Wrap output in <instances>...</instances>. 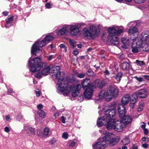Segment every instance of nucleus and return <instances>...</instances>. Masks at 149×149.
Wrapping results in <instances>:
<instances>
[{"label": "nucleus", "instance_id": "f704fd0d", "mask_svg": "<svg viewBox=\"0 0 149 149\" xmlns=\"http://www.w3.org/2000/svg\"><path fill=\"white\" fill-rule=\"evenodd\" d=\"M69 42L70 45L71 47L72 48H74L76 46V42L71 39L69 40Z\"/></svg>", "mask_w": 149, "mask_h": 149}, {"label": "nucleus", "instance_id": "393cba45", "mask_svg": "<svg viewBox=\"0 0 149 149\" xmlns=\"http://www.w3.org/2000/svg\"><path fill=\"white\" fill-rule=\"evenodd\" d=\"M13 16L12 15L8 16V18L6 20V23L5 24V26L7 28L10 26L9 24H10L13 21Z\"/></svg>", "mask_w": 149, "mask_h": 149}, {"label": "nucleus", "instance_id": "774afa93", "mask_svg": "<svg viewBox=\"0 0 149 149\" xmlns=\"http://www.w3.org/2000/svg\"><path fill=\"white\" fill-rule=\"evenodd\" d=\"M3 14L4 16H6L8 15V12L6 11L3 12Z\"/></svg>", "mask_w": 149, "mask_h": 149}, {"label": "nucleus", "instance_id": "f3484780", "mask_svg": "<svg viewBox=\"0 0 149 149\" xmlns=\"http://www.w3.org/2000/svg\"><path fill=\"white\" fill-rule=\"evenodd\" d=\"M117 109L119 117H122L125 115V108L123 104H119L118 106Z\"/></svg>", "mask_w": 149, "mask_h": 149}, {"label": "nucleus", "instance_id": "052dcab7", "mask_svg": "<svg viewBox=\"0 0 149 149\" xmlns=\"http://www.w3.org/2000/svg\"><path fill=\"white\" fill-rule=\"evenodd\" d=\"M35 92H36V95L37 96L39 97L40 96V91H36Z\"/></svg>", "mask_w": 149, "mask_h": 149}, {"label": "nucleus", "instance_id": "c85d7f7f", "mask_svg": "<svg viewBox=\"0 0 149 149\" xmlns=\"http://www.w3.org/2000/svg\"><path fill=\"white\" fill-rule=\"evenodd\" d=\"M129 67V64L127 62H124L122 64V68L123 70H128Z\"/></svg>", "mask_w": 149, "mask_h": 149}, {"label": "nucleus", "instance_id": "a19ab883", "mask_svg": "<svg viewBox=\"0 0 149 149\" xmlns=\"http://www.w3.org/2000/svg\"><path fill=\"white\" fill-rule=\"evenodd\" d=\"M77 76V77L80 78H82L85 77V74L84 73L78 74Z\"/></svg>", "mask_w": 149, "mask_h": 149}, {"label": "nucleus", "instance_id": "e433bc0d", "mask_svg": "<svg viewBox=\"0 0 149 149\" xmlns=\"http://www.w3.org/2000/svg\"><path fill=\"white\" fill-rule=\"evenodd\" d=\"M103 72L104 74L105 77L106 78L107 76H109L110 74V72L108 70H106L105 71H103Z\"/></svg>", "mask_w": 149, "mask_h": 149}, {"label": "nucleus", "instance_id": "4468645a", "mask_svg": "<svg viewBox=\"0 0 149 149\" xmlns=\"http://www.w3.org/2000/svg\"><path fill=\"white\" fill-rule=\"evenodd\" d=\"M81 88L80 84H77L72 88V95L74 97H76L79 93V91Z\"/></svg>", "mask_w": 149, "mask_h": 149}, {"label": "nucleus", "instance_id": "5fc2aeb1", "mask_svg": "<svg viewBox=\"0 0 149 149\" xmlns=\"http://www.w3.org/2000/svg\"><path fill=\"white\" fill-rule=\"evenodd\" d=\"M134 23H135L134 22H131L127 24V25L129 26L130 25H131L132 26H134Z\"/></svg>", "mask_w": 149, "mask_h": 149}, {"label": "nucleus", "instance_id": "de8ad7c7", "mask_svg": "<svg viewBox=\"0 0 149 149\" xmlns=\"http://www.w3.org/2000/svg\"><path fill=\"white\" fill-rule=\"evenodd\" d=\"M76 144V143L74 141H72L71 142L70 144V146L71 147H73Z\"/></svg>", "mask_w": 149, "mask_h": 149}, {"label": "nucleus", "instance_id": "e2e57ef3", "mask_svg": "<svg viewBox=\"0 0 149 149\" xmlns=\"http://www.w3.org/2000/svg\"><path fill=\"white\" fill-rule=\"evenodd\" d=\"M78 51L77 50H74L73 52V53L75 55H76L78 54Z\"/></svg>", "mask_w": 149, "mask_h": 149}, {"label": "nucleus", "instance_id": "f8f14e48", "mask_svg": "<svg viewBox=\"0 0 149 149\" xmlns=\"http://www.w3.org/2000/svg\"><path fill=\"white\" fill-rule=\"evenodd\" d=\"M136 92L138 96L141 98H145L148 96V91L146 88L141 89Z\"/></svg>", "mask_w": 149, "mask_h": 149}, {"label": "nucleus", "instance_id": "338daca9", "mask_svg": "<svg viewBox=\"0 0 149 149\" xmlns=\"http://www.w3.org/2000/svg\"><path fill=\"white\" fill-rule=\"evenodd\" d=\"M8 93H11L13 92V90L11 89H9L8 90Z\"/></svg>", "mask_w": 149, "mask_h": 149}, {"label": "nucleus", "instance_id": "cd10ccee", "mask_svg": "<svg viewBox=\"0 0 149 149\" xmlns=\"http://www.w3.org/2000/svg\"><path fill=\"white\" fill-rule=\"evenodd\" d=\"M130 142V140L127 137H125L121 141V144L123 145H127Z\"/></svg>", "mask_w": 149, "mask_h": 149}, {"label": "nucleus", "instance_id": "9b49d317", "mask_svg": "<svg viewBox=\"0 0 149 149\" xmlns=\"http://www.w3.org/2000/svg\"><path fill=\"white\" fill-rule=\"evenodd\" d=\"M125 127L124 124L120 121L115 122L113 129L117 132L122 131Z\"/></svg>", "mask_w": 149, "mask_h": 149}, {"label": "nucleus", "instance_id": "72a5a7b5", "mask_svg": "<svg viewBox=\"0 0 149 149\" xmlns=\"http://www.w3.org/2000/svg\"><path fill=\"white\" fill-rule=\"evenodd\" d=\"M38 115L41 117L44 118L45 116V112L42 110H40L38 111Z\"/></svg>", "mask_w": 149, "mask_h": 149}, {"label": "nucleus", "instance_id": "9d476101", "mask_svg": "<svg viewBox=\"0 0 149 149\" xmlns=\"http://www.w3.org/2000/svg\"><path fill=\"white\" fill-rule=\"evenodd\" d=\"M93 91L92 88L90 86H87L84 92V96L87 99H90L93 95Z\"/></svg>", "mask_w": 149, "mask_h": 149}, {"label": "nucleus", "instance_id": "1a4fd4ad", "mask_svg": "<svg viewBox=\"0 0 149 149\" xmlns=\"http://www.w3.org/2000/svg\"><path fill=\"white\" fill-rule=\"evenodd\" d=\"M22 132L28 135H30L31 134L35 135V129L28 125L24 126V129Z\"/></svg>", "mask_w": 149, "mask_h": 149}, {"label": "nucleus", "instance_id": "0eeeda50", "mask_svg": "<svg viewBox=\"0 0 149 149\" xmlns=\"http://www.w3.org/2000/svg\"><path fill=\"white\" fill-rule=\"evenodd\" d=\"M46 44V41L44 39L41 41L38 40L31 47V54H35V55H36V53L40 51L39 47H42L45 46Z\"/></svg>", "mask_w": 149, "mask_h": 149}, {"label": "nucleus", "instance_id": "f257e3e1", "mask_svg": "<svg viewBox=\"0 0 149 149\" xmlns=\"http://www.w3.org/2000/svg\"><path fill=\"white\" fill-rule=\"evenodd\" d=\"M29 64L31 67L30 71L36 72V76L38 78H40L43 75H47L50 71L54 73L53 78L57 80V90L62 92L64 96L68 95L71 90L70 87L68 85V83L70 82L68 77H64L65 74L63 72H60V69L58 66H54L50 69V66L42 69L47 65L45 63L41 61L39 58H35L32 60H29Z\"/></svg>", "mask_w": 149, "mask_h": 149}, {"label": "nucleus", "instance_id": "8fccbe9b", "mask_svg": "<svg viewBox=\"0 0 149 149\" xmlns=\"http://www.w3.org/2000/svg\"><path fill=\"white\" fill-rule=\"evenodd\" d=\"M45 6L47 8H51V5L49 3H47L46 4Z\"/></svg>", "mask_w": 149, "mask_h": 149}, {"label": "nucleus", "instance_id": "c756f323", "mask_svg": "<svg viewBox=\"0 0 149 149\" xmlns=\"http://www.w3.org/2000/svg\"><path fill=\"white\" fill-rule=\"evenodd\" d=\"M51 132L50 131L49 128L47 127H46L44 129L43 134L45 136H47L48 135L51 134Z\"/></svg>", "mask_w": 149, "mask_h": 149}, {"label": "nucleus", "instance_id": "473e14b6", "mask_svg": "<svg viewBox=\"0 0 149 149\" xmlns=\"http://www.w3.org/2000/svg\"><path fill=\"white\" fill-rule=\"evenodd\" d=\"M124 28L123 26H121L118 27L116 30L117 35H120L123 32Z\"/></svg>", "mask_w": 149, "mask_h": 149}, {"label": "nucleus", "instance_id": "7ed1b4c3", "mask_svg": "<svg viewBox=\"0 0 149 149\" xmlns=\"http://www.w3.org/2000/svg\"><path fill=\"white\" fill-rule=\"evenodd\" d=\"M116 111L115 109H109L104 112V115L102 118H100L97 121V125L99 127H101L103 124H106L107 122L114 116Z\"/></svg>", "mask_w": 149, "mask_h": 149}, {"label": "nucleus", "instance_id": "bb28decb", "mask_svg": "<svg viewBox=\"0 0 149 149\" xmlns=\"http://www.w3.org/2000/svg\"><path fill=\"white\" fill-rule=\"evenodd\" d=\"M90 83V80L88 79H86L82 82L81 84L82 88L84 89L86 87L89 86V85Z\"/></svg>", "mask_w": 149, "mask_h": 149}, {"label": "nucleus", "instance_id": "6e6552de", "mask_svg": "<svg viewBox=\"0 0 149 149\" xmlns=\"http://www.w3.org/2000/svg\"><path fill=\"white\" fill-rule=\"evenodd\" d=\"M128 33L131 36L130 39L131 38H135L136 40V37L139 35L138 30L137 28L135 26L130 27L128 30Z\"/></svg>", "mask_w": 149, "mask_h": 149}, {"label": "nucleus", "instance_id": "dca6fc26", "mask_svg": "<svg viewBox=\"0 0 149 149\" xmlns=\"http://www.w3.org/2000/svg\"><path fill=\"white\" fill-rule=\"evenodd\" d=\"M103 140L102 141H98L93 145V149H104L106 146V143L105 141Z\"/></svg>", "mask_w": 149, "mask_h": 149}, {"label": "nucleus", "instance_id": "bf43d9fd", "mask_svg": "<svg viewBox=\"0 0 149 149\" xmlns=\"http://www.w3.org/2000/svg\"><path fill=\"white\" fill-rule=\"evenodd\" d=\"M142 124L141 125V127L143 129L145 128L146 124L143 122H142Z\"/></svg>", "mask_w": 149, "mask_h": 149}, {"label": "nucleus", "instance_id": "4d7b16f0", "mask_svg": "<svg viewBox=\"0 0 149 149\" xmlns=\"http://www.w3.org/2000/svg\"><path fill=\"white\" fill-rule=\"evenodd\" d=\"M6 119L7 121H9L11 119L10 116L8 115H7L6 116Z\"/></svg>", "mask_w": 149, "mask_h": 149}, {"label": "nucleus", "instance_id": "b1692460", "mask_svg": "<svg viewBox=\"0 0 149 149\" xmlns=\"http://www.w3.org/2000/svg\"><path fill=\"white\" fill-rule=\"evenodd\" d=\"M106 95L107 92L105 93V91H104L102 90L99 93L98 97L99 99H102L104 98L107 101H109V100H107L106 99Z\"/></svg>", "mask_w": 149, "mask_h": 149}, {"label": "nucleus", "instance_id": "20e7f679", "mask_svg": "<svg viewBox=\"0 0 149 149\" xmlns=\"http://www.w3.org/2000/svg\"><path fill=\"white\" fill-rule=\"evenodd\" d=\"M90 32L86 28L83 30L84 36L89 39L94 38L100 34V30L98 27L94 26H91L90 27Z\"/></svg>", "mask_w": 149, "mask_h": 149}, {"label": "nucleus", "instance_id": "3c124183", "mask_svg": "<svg viewBox=\"0 0 149 149\" xmlns=\"http://www.w3.org/2000/svg\"><path fill=\"white\" fill-rule=\"evenodd\" d=\"M61 120L63 123H65V118L63 116H62L61 117Z\"/></svg>", "mask_w": 149, "mask_h": 149}, {"label": "nucleus", "instance_id": "423d86ee", "mask_svg": "<svg viewBox=\"0 0 149 149\" xmlns=\"http://www.w3.org/2000/svg\"><path fill=\"white\" fill-rule=\"evenodd\" d=\"M118 90L115 86H109L107 91L106 99L110 101L111 98L118 96Z\"/></svg>", "mask_w": 149, "mask_h": 149}, {"label": "nucleus", "instance_id": "7c9ffc66", "mask_svg": "<svg viewBox=\"0 0 149 149\" xmlns=\"http://www.w3.org/2000/svg\"><path fill=\"white\" fill-rule=\"evenodd\" d=\"M123 74L120 72H118L115 77V78L117 81H120L121 80V79L122 77Z\"/></svg>", "mask_w": 149, "mask_h": 149}, {"label": "nucleus", "instance_id": "ddd939ff", "mask_svg": "<svg viewBox=\"0 0 149 149\" xmlns=\"http://www.w3.org/2000/svg\"><path fill=\"white\" fill-rule=\"evenodd\" d=\"M120 117V121L124 124L125 127L130 123L132 120V118L129 115H125L124 116L122 117Z\"/></svg>", "mask_w": 149, "mask_h": 149}, {"label": "nucleus", "instance_id": "603ef678", "mask_svg": "<svg viewBox=\"0 0 149 149\" xmlns=\"http://www.w3.org/2000/svg\"><path fill=\"white\" fill-rule=\"evenodd\" d=\"M37 108L39 110H41L43 108V105L42 104H39L37 106Z\"/></svg>", "mask_w": 149, "mask_h": 149}, {"label": "nucleus", "instance_id": "c03bdc74", "mask_svg": "<svg viewBox=\"0 0 149 149\" xmlns=\"http://www.w3.org/2000/svg\"><path fill=\"white\" fill-rule=\"evenodd\" d=\"M23 118V116L21 113H19L18 114L17 117V119L18 120H22Z\"/></svg>", "mask_w": 149, "mask_h": 149}, {"label": "nucleus", "instance_id": "6ab92c4d", "mask_svg": "<svg viewBox=\"0 0 149 149\" xmlns=\"http://www.w3.org/2000/svg\"><path fill=\"white\" fill-rule=\"evenodd\" d=\"M115 122V120L113 119H110L106 122V124H103L102 125L107 124L106 127L108 130H110L112 129H113Z\"/></svg>", "mask_w": 149, "mask_h": 149}, {"label": "nucleus", "instance_id": "a18cd8bd", "mask_svg": "<svg viewBox=\"0 0 149 149\" xmlns=\"http://www.w3.org/2000/svg\"><path fill=\"white\" fill-rule=\"evenodd\" d=\"M60 47L61 48L63 49V51L66 52L67 51L66 48L64 45L63 44H61L60 45Z\"/></svg>", "mask_w": 149, "mask_h": 149}, {"label": "nucleus", "instance_id": "2eb2a0df", "mask_svg": "<svg viewBox=\"0 0 149 149\" xmlns=\"http://www.w3.org/2000/svg\"><path fill=\"white\" fill-rule=\"evenodd\" d=\"M80 26L79 24L77 25H71L70 28V34L72 36H75L77 35L79 32V28Z\"/></svg>", "mask_w": 149, "mask_h": 149}, {"label": "nucleus", "instance_id": "ea45409f", "mask_svg": "<svg viewBox=\"0 0 149 149\" xmlns=\"http://www.w3.org/2000/svg\"><path fill=\"white\" fill-rule=\"evenodd\" d=\"M87 75L89 76H93V72L91 70H88L86 73Z\"/></svg>", "mask_w": 149, "mask_h": 149}, {"label": "nucleus", "instance_id": "13d9d810", "mask_svg": "<svg viewBox=\"0 0 149 149\" xmlns=\"http://www.w3.org/2000/svg\"><path fill=\"white\" fill-rule=\"evenodd\" d=\"M142 146L144 148H146L148 147V145L146 143L143 144H142Z\"/></svg>", "mask_w": 149, "mask_h": 149}, {"label": "nucleus", "instance_id": "09e8293b", "mask_svg": "<svg viewBox=\"0 0 149 149\" xmlns=\"http://www.w3.org/2000/svg\"><path fill=\"white\" fill-rule=\"evenodd\" d=\"M10 130L9 128L8 127H6L4 128V131L8 133L9 132Z\"/></svg>", "mask_w": 149, "mask_h": 149}, {"label": "nucleus", "instance_id": "4be33fe9", "mask_svg": "<svg viewBox=\"0 0 149 149\" xmlns=\"http://www.w3.org/2000/svg\"><path fill=\"white\" fill-rule=\"evenodd\" d=\"M130 97L128 94H126L124 95L122 99L121 102L123 104L126 105L129 102L130 100Z\"/></svg>", "mask_w": 149, "mask_h": 149}, {"label": "nucleus", "instance_id": "2f4dec72", "mask_svg": "<svg viewBox=\"0 0 149 149\" xmlns=\"http://www.w3.org/2000/svg\"><path fill=\"white\" fill-rule=\"evenodd\" d=\"M139 107L137 109V111H141L143 109L144 104L143 102L141 101L139 102Z\"/></svg>", "mask_w": 149, "mask_h": 149}, {"label": "nucleus", "instance_id": "39448f33", "mask_svg": "<svg viewBox=\"0 0 149 149\" xmlns=\"http://www.w3.org/2000/svg\"><path fill=\"white\" fill-rule=\"evenodd\" d=\"M103 133L106 135V136L103 137V140L105 141L106 143L109 145L110 146H113L116 145L119 141L120 138L119 137L116 138H109L108 136L110 135L109 132L104 131Z\"/></svg>", "mask_w": 149, "mask_h": 149}, {"label": "nucleus", "instance_id": "5701e85b", "mask_svg": "<svg viewBox=\"0 0 149 149\" xmlns=\"http://www.w3.org/2000/svg\"><path fill=\"white\" fill-rule=\"evenodd\" d=\"M111 38L107 39L114 45H117L118 44V38L116 36H112Z\"/></svg>", "mask_w": 149, "mask_h": 149}, {"label": "nucleus", "instance_id": "a878e982", "mask_svg": "<svg viewBox=\"0 0 149 149\" xmlns=\"http://www.w3.org/2000/svg\"><path fill=\"white\" fill-rule=\"evenodd\" d=\"M122 42L125 46V48H127L129 44V40L128 37L126 36H124L122 38Z\"/></svg>", "mask_w": 149, "mask_h": 149}, {"label": "nucleus", "instance_id": "37998d69", "mask_svg": "<svg viewBox=\"0 0 149 149\" xmlns=\"http://www.w3.org/2000/svg\"><path fill=\"white\" fill-rule=\"evenodd\" d=\"M68 135L66 132L63 133L62 135V138L66 139L68 138Z\"/></svg>", "mask_w": 149, "mask_h": 149}, {"label": "nucleus", "instance_id": "f03ea898", "mask_svg": "<svg viewBox=\"0 0 149 149\" xmlns=\"http://www.w3.org/2000/svg\"><path fill=\"white\" fill-rule=\"evenodd\" d=\"M131 40L133 41L131 46L132 52L136 53L144 50L149 52V34L143 32L136 40L132 38Z\"/></svg>", "mask_w": 149, "mask_h": 149}, {"label": "nucleus", "instance_id": "864d4df0", "mask_svg": "<svg viewBox=\"0 0 149 149\" xmlns=\"http://www.w3.org/2000/svg\"><path fill=\"white\" fill-rule=\"evenodd\" d=\"M143 130L144 131V133L145 134L147 135L148 134V130L147 129L145 128L144 129H143Z\"/></svg>", "mask_w": 149, "mask_h": 149}, {"label": "nucleus", "instance_id": "0e129e2a", "mask_svg": "<svg viewBox=\"0 0 149 149\" xmlns=\"http://www.w3.org/2000/svg\"><path fill=\"white\" fill-rule=\"evenodd\" d=\"M134 104L135 103H131V102H130V107H131V108H133L134 107Z\"/></svg>", "mask_w": 149, "mask_h": 149}, {"label": "nucleus", "instance_id": "c9c22d12", "mask_svg": "<svg viewBox=\"0 0 149 149\" xmlns=\"http://www.w3.org/2000/svg\"><path fill=\"white\" fill-rule=\"evenodd\" d=\"M53 39V37L50 35H48L46 36L45 38L44 39L45 41L46 42L47 41H48L52 40Z\"/></svg>", "mask_w": 149, "mask_h": 149}, {"label": "nucleus", "instance_id": "aec40b11", "mask_svg": "<svg viewBox=\"0 0 149 149\" xmlns=\"http://www.w3.org/2000/svg\"><path fill=\"white\" fill-rule=\"evenodd\" d=\"M109 35L107 37V39H110L112 36L117 35L116 29L114 27H109L108 29Z\"/></svg>", "mask_w": 149, "mask_h": 149}, {"label": "nucleus", "instance_id": "58836bf2", "mask_svg": "<svg viewBox=\"0 0 149 149\" xmlns=\"http://www.w3.org/2000/svg\"><path fill=\"white\" fill-rule=\"evenodd\" d=\"M138 95L137 93V92L135 93H134L132 95V98H134V100H136L137 101V99H138Z\"/></svg>", "mask_w": 149, "mask_h": 149}, {"label": "nucleus", "instance_id": "a211bd4d", "mask_svg": "<svg viewBox=\"0 0 149 149\" xmlns=\"http://www.w3.org/2000/svg\"><path fill=\"white\" fill-rule=\"evenodd\" d=\"M104 83L102 81H101L99 79L95 80L93 83V86L96 88H102L104 86Z\"/></svg>", "mask_w": 149, "mask_h": 149}, {"label": "nucleus", "instance_id": "79ce46f5", "mask_svg": "<svg viewBox=\"0 0 149 149\" xmlns=\"http://www.w3.org/2000/svg\"><path fill=\"white\" fill-rule=\"evenodd\" d=\"M136 62L138 65L140 66L143 65L144 64L143 61H139L138 60L136 61Z\"/></svg>", "mask_w": 149, "mask_h": 149}, {"label": "nucleus", "instance_id": "412c9836", "mask_svg": "<svg viewBox=\"0 0 149 149\" xmlns=\"http://www.w3.org/2000/svg\"><path fill=\"white\" fill-rule=\"evenodd\" d=\"M68 26H65L58 31L57 32V34L58 35L67 34L68 32Z\"/></svg>", "mask_w": 149, "mask_h": 149}, {"label": "nucleus", "instance_id": "680f3d73", "mask_svg": "<svg viewBox=\"0 0 149 149\" xmlns=\"http://www.w3.org/2000/svg\"><path fill=\"white\" fill-rule=\"evenodd\" d=\"M54 58V56L53 55H51L49 56L48 58V60L50 61Z\"/></svg>", "mask_w": 149, "mask_h": 149}, {"label": "nucleus", "instance_id": "69168bd1", "mask_svg": "<svg viewBox=\"0 0 149 149\" xmlns=\"http://www.w3.org/2000/svg\"><path fill=\"white\" fill-rule=\"evenodd\" d=\"M147 80H149V76L147 75H145L143 76Z\"/></svg>", "mask_w": 149, "mask_h": 149}, {"label": "nucleus", "instance_id": "4c0bfd02", "mask_svg": "<svg viewBox=\"0 0 149 149\" xmlns=\"http://www.w3.org/2000/svg\"><path fill=\"white\" fill-rule=\"evenodd\" d=\"M134 78L136 80L139 81V82H141L143 80V79L141 77H138L137 76H135L134 77Z\"/></svg>", "mask_w": 149, "mask_h": 149}, {"label": "nucleus", "instance_id": "6e6d98bb", "mask_svg": "<svg viewBox=\"0 0 149 149\" xmlns=\"http://www.w3.org/2000/svg\"><path fill=\"white\" fill-rule=\"evenodd\" d=\"M130 102H131V103H135L137 101L136 100H134V99L132 98L131 100L130 99Z\"/></svg>", "mask_w": 149, "mask_h": 149}, {"label": "nucleus", "instance_id": "49530a36", "mask_svg": "<svg viewBox=\"0 0 149 149\" xmlns=\"http://www.w3.org/2000/svg\"><path fill=\"white\" fill-rule=\"evenodd\" d=\"M136 3H141L144 2L146 0H134Z\"/></svg>", "mask_w": 149, "mask_h": 149}]
</instances>
